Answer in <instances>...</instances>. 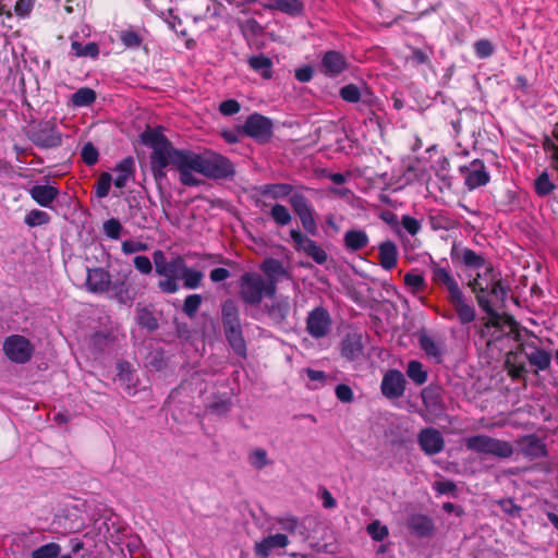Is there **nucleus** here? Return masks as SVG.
I'll use <instances>...</instances> for the list:
<instances>
[{
	"label": "nucleus",
	"mask_w": 558,
	"mask_h": 558,
	"mask_svg": "<svg viewBox=\"0 0 558 558\" xmlns=\"http://www.w3.org/2000/svg\"><path fill=\"white\" fill-rule=\"evenodd\" d=\"M222 322L228 319H239V310L232 300H227L222 304Z\"/></svg>",
	"instance_id": "obj_64"
},
{
	"label": "nucleus",
	"mask_w": 558,
	"mask_h": 558,
	"mask_svg": "<svg viewBox=\"0 0 558 558\" xmlns=\"http://www.w3.org/2000/svg\"><path fill=\"white\" fill-rule=\"evenodd\" d=\"M300 220H301V223L303 226V228L310 232V233H315L316 230H317V223H316V219L314 217V209L313 207L311 209H308L307 211H304L300 215H298Z\"/></svg>",
	"instance_id": "obj_57"
},
{
	"label": "nucleus",
	"mask_w": 558,
	"mask_h": 558,
	"mask_svg": "<svg viewBox=\"0 0 558 558\" xmlns=\"http://www.w3.org/2000/svg\"><path fill=\"white\" fill-rule=\"evenodd\" d=\"M132 271L122 274L117 280L110 281V295L121 304H131L140 292L132 280Z\"/></svg>",
	"instance_id": "obj_10"
},
{
	"label": "nucleus",
	"mask_w": 558,
	"mask_h": 558,
	"mask_svg": "<svg viewBox=\"0 0 558 558\" xmlns=\"http://www.w3.org/2000/svg\"><path fill=\"white\" fill-rule=\"evenodd\" d=\"M260 270L266 276L265 281L268 284V298H274L277 292L278 281L281 278H288L289 274L282 262L276 258H266L260 265Z\"/></svg>",
	"instance_id": "obj_15"
},
{
	"label": "nucleus",
	"mask_w": 558,
	"mask_h": 558,
	"mask_svg": "<svg viewBox=\"0 0 558 558\" xmlns=\"http://www.w3.org/2000/svg\"><path fill=\"white\" fill-rule=\"evenodd\" d=\"M332 319L329 312L318 306L312 310L306 317V331L314 339H322L328 336L331 330Z\"/></svg>",
	"instance_id": "obj_8"
},
{
	"label": "nucleus",
	"mask_w": 558,
	"mask_h": 558,
	"mask_svg": "<svg viewBox=\"0 0 558 558\" xmlns=\"http://www.w3.org/2000/svg\"><path fill=\"white\" fill-rule=\"evenodd\" d=\"M29 140L40 148H53L61 145L62 135L56 120H48L40 122L31 131Z\"/></svg>",
	"instance_id": "obj_6"
},
{
	"label": "nucleus",
	"mask_w": 558,
	"mask_h": 558,
	"mask_svg": "<svg viewBox=\"0 0 558 558\" xmlns=\"http://www.w3.org/2000/svg\"><path fill=\"white\" fill-rule=\"evenodd\" d=\"M367 532L375 541H383L388 536V529L378 521L372 522L367 526Z\"/></svg>",
	"instance_id": "obj_62"
},
{
	"label": "nucleus",
	"mask_w": 558,
	"mask_h": 558,
	"mask_svg": "<svg viewBox=\"0 0 558 558\" xmlns=\"http://www.w3.org/2000/svg\"><path fill=\"white\" fill-rule=\"evenodd\" d=\"M202 304V296L199 294L187 295L183 303V312L189 317H194Z\"/></svg>",
	"instance_id": "obj_52"
},
{
	"label": "nucleus",
	"mask_w": 558,
	"mask_h": 558,
	"mask_svg": "<svg viewBox=\"0 0 558 558\" xmlns=\"http://www.w3.org/2000/svg\"><path fill=\"white\" fill-rule=\"evenodd\" d=\"M429 270L433 284L445 290L447 295L458 292V290L461 289L447 260H432L429 264Z\"/></svg>",
	"instance_id": "obj_7"
},
{
	"label": "nucleus",
	"mask_w": 558,
	"mask_h": 558,
	"mask_svg": "<svg viewBox=\"0 0 558 558\" xmlns=\"http://www.w3.org/2000/svg\"><path fill=\"white\" fill-rule=\"evenodd\" d=\"M290 236L293 242V247L299 252H304L307 256L313 258L319 265L327 262V253L315 241L303 234L299 230H291Z\"/></svg>",
	"instance_id": "obj_12"
},
{
	"label": "nucleus",
	"mask_w": 558,
	"mask_h": 558,
	"mask_svg": "<svg viewBox=\"0 0 558 558\" xmlns=\"http://www.w3.org/2000/svg\"><path fill=\"white\" fill-rule=\"evenodd\" d=\"M204 275L202 271L190 268L187 265L182 272L181 280L186 289H196L201 286Z\"/></svg>",
	"instance_id": "obj_42"
},
{
	"label": "nucleus",
	"mask_w": 558,
	"mask_h": 558,
	"mask_svg": "<svg viewBox=\"0 0 558 558\" xmlns=\"http://www.w3.org/2000/svg\"><path fill=\"white\" fill-rule=\"evenodd\" d=\"M248 461L257 470L263 469L269 463L266 450L260 448H257L250 453Z\"/></svg>",
	"instance_id": "obj_55"
},
{
	"label": "nucleus",
	"mask_w": 558,
	"mask_h": 558,
	"mask_svg": "<svg viewBox=\"0 0 558 558\" xmlns=\"http://www.w3.org/2000/svg\"><path fill=\"white\" fill-rule=\"evenodd\" d=\"M225 335L230 345L232 347L233 351L238 355L244 357L246 354V344L242 335V326L240 325L233 329H230L226 331Z\"/></svg>",
	"instance_id": "obj_36"
},
{
	"label": "nucleus",
	"mask_w": 558,
	"mask_h": 558,
	"mask_svg": "<svg viewBox=\"0 0 558 558\" xmlns=\"http://www.w3.org/2000/svg\"><path fill=\"white\" fill-rule=\"evenodd\" d=\"M270 8L290 15H298L303 12L304 4L300 0H275Z\"/></svg>",
	"instance_id": "obj_39"
},
{
	"label": "nucleus",
	"mask_w": 558,
	"mask_h": 558,
	"mask_svg": "<svg viewBox=\"0 0 558 558\" xmlns=\"http://www.w3.org/2000/svg\"><path fill=\"white\" fill-rule=\"evenodd\" d=\"M418 342L421 349L427 356L433 357L438 363L441 361L442 350L440 344L434 338L426 333H422L418 337Z\"/></svg>",
	"instance_id": "obj_35"
},
{
	"label": "nucleus",
	"mask_w": 558,
	"mask_h": 558,
	"mask_svg": "<svg viewBox=\"0 0 558 558\" xmlns=\"http://www.w3.org/2000/svg\"><path fill=\"white\" fill-rule=\"evenodd\" d=\"M244 133L259 143H267L272 136V122L270 119L254 113L247 118L243 126Z\"/></svg>",
	"instance_id": "obj_11"
},
{
	"label": "nucleus",
	"mask_w": 558,
	"mask_h": 558,
	"mask_svg": "<svg viewBox=\"0 0 558 558\" xmlns=\"http://www.w3.org/2000/svg\"><path fill=\"white\" fill-rule=\"evenodd\" d=\"M381 392L386 398L398 399L405 390V378L398 369L388 371L381 380Z\"/></svg>",
	"instance_id": "obj_17"
},
{
	"label": "nucleus",
	"mask_w": 558,
	"mask_h": 558,
	"mask_svg": "<svg viewBox=\"0 0 558 558\" xmlns=\"http://www.w3.org/2000/svg\"><path fill=\"white\" fill-rule=\"evenodd\" d=\"M475 53L478 58L485 59L493 54L494 46L487 39H481L474 44Z\"/></svg>",
	"instance_id": "obj_60"
},
{
	"label": "nucleus",
	"mask_w": 558,
	"mask_h": 558,
	"mask_svg": "<svg viewBox=\"0 0 558 558\" xmlns=\"http://www.w3.org/2000/svg\"><path fill=\"white\" fill-rule=\"evenodd\" d=\"M340 96L345 101L357 102L361 98V93L357 86L348 84L340 89Z\"/></svg>",
	"instance_id": "obj_58"
},
{
	"label": "nucleus",
	"mask_w": 558,
	"mask_h": 558,
	"mask_svg": "<svg viewBox=\"0 0 558 558\" xmlns=\"http://www.w3.org/2000/svg\"><path fill=\"white\" fill-rule=\"evenodd\" d=\"M293 186L288 183H269L258 187V193L263 197L279 199L292 195Z\"/></svg>",
	"instance_id": "obj_31"
},
{
	"label": "nucleus",
	"mask_w": 558,
	"mask_h": 558,
	"mask_svg": "<svg viewBox=\"0 0 558 558\" xmlns=\"http://www.w3.org/2000/svg\"><path fill=\"white\" fill-rule=\"evenodd\" d=\"M35 348L24 336L12 335L3 341V352L13 363L25 364L33 357Z\"/></svg>",
	"instance_id": "obj_5"
},
{
	"label": "nucleus",
	"mask_w": 558,
	"mask_h": 558,
	"mask_svg": "<svg viewBox=\"0 0 558 558\" xmlns=\"http://www.w3.org/2000/svg\"><path fill=\"white\" fill-rule=\"evenodd\" d=\"M401 226L411 235H416L422 229L421 221L409 215L402 216Z\"/></svg>",
	"instance_id": "obj_59"
},
{
	"label": "nucleus",
	"mask_w": 558,
	"mask_h": 558,
	"mask_svg": "<svg viewBox=\"0 0 558 558\" xmlns=\"http://www.w3.org/2000/svg\"><path fill=\"white\" fill-rule=\"evenodd\" d=\"M61 546L58 543H47L32 551V558H58Z\"/></svg>",
	"instance_id": "obj_44"
},
{
	"label": "nucleus",
	"mask_w": 558,
	"mask_h": 558,
	"mask_svg": "<svg viewBox=\"0 0 558 558\" xmlns=\"http://www.w3.org/2000/svg\"><path fill=\"white\" fill-rule=\"evenodd\" d=\"M71 49L75 57L97 58L99 54V47L96 43H88L83 45L77 40H73L71 44Z\"/></svg>",
	"instance_id": "obj_41"
},
{
	"label": "nucleus",
	"mask_w": 558,
	"mask_h": 558,
	"mask_svg": "<svg viewBox=\"0 0 558 558\" xmlns=\"http://www.w3.org/2000/svg\"><path fill=\"white\" fill-rule=\"evenodd\" d=\"M186 263L184 258L180 255L172 258L168 264L166 265L162 272L159 275L161 277H165V279L160 280L158 282V288L163 293H175L179 291V283L178 280L181 278L183 270L185 269Z\"/></svg>",
	"instance_id": "obj_9"
},
{
	"label": "nucleus",
	"mask_w": 558,
	"mask_h": 558,
	"mask_svg": "<svg viewBox=\"0 0 558 558\" xmlns=\"http://www.w3.org/2000/svg\"><path fill=\"white\" fill-rule=\"evenodd\" d=\"M266 313L271 322L276 325L286 323L291 310L288 296H281L272 300L270 304L266 305Z\"/></svg>",
	"instance_id": "obj_26"
},
{
	"label": "nucleus",
	"mask_w": 558,
	"mask_h": 558,
	"mask_svg": "<svg viewBox=\"0 0 558 558\" xmlns=\"http://www.w3.org/2000/svg\"><path fill=\"white\" fill-rule=\"evenodd\" d=\"M527 348L531 349V351L526 353V359L530 364L541 371L547 369L550 365L551 355L546 350L533 344H527Z\"/></svg>",
	"instance_id": "obj_32"
},
{
	"label": "nucleus",
	"mask_w": 558,
	"mask_h": 558,
	"mask_svg": "<svg viewBox=\"0 0 558 558\" xmlns=\"http://www.w3.org/2000/svg\"><path fill=\"white\" fill-rule=\"evenodd\" d=\"M289 203L296 215L312 208L308 199L301 193H293L289 198Z\"/></svg>",
	"instance_id": "obj_51"
},
{
	"label": "nucleus",
	"mask_w": 558,
	"mask_h": 558,
	"mask_svg": "<svg viewBox=\"0 0 558 558\" xmlns=\"http://www.w3.org/2000/svg\"><path fill=\"white\" fill-rule=\"evenodd\" d=\"M404 283L413 293L424 292L426 289L424 277L418 274L407 272L404 275Z\"/></svg>",
	"instance_id": "obj_49"
},
{
	"label": "nucleus",
	"mask_w": 558,
	"mask_h": 558,
	"mask_svg": "<svg viewBox=\"0 0 558 558\" xmlns=\"http://www.w3.org/2000/svg\"><path fill=\"white\" fill-rule=\"evenodd\" d=\"M554 140L546 137L543 142V147L546 151L550 153L551 165L558 171V123L553 130Z\"/></svg>",
	"instance_id": "obj_43"
},
{
	"label": "nucleus",
	"mask_w": 558,
	"mask_h": 558,
	"mask_svg": "<svg viewBox=\"0 0 558 558\" xmlns=\"http://www.w3.org/2000/svg\"><path fill=\"white\" fill-rule=\"evenodd\" d=\"M348 69V60L339 51L329 50L326 51L319 63V71L329 77H336L343 73Z\"/></svg>",
	"instance_id": "obj_16"
},
{
	"label": "nucleus",
	"mask_w": 558,
	"mask_h": 558,
	"mask_svg": "<svg viewBox=\"0 0 558 558\" xmlns=\"http://www.w3.org/2000/svg\"><path fill=\"white\" fill-rule=\"evenodd\" d=\"M308 377V379L313 383L310 385L311 389H318L323 386H325L327 381V375L323 371H316L313 368H306L304 371Z\"/></svg>",
	"instance_id": "obj_54"
},
{
	"label": "nucleus",
	"mask_w": 558,
	"mask_h": 558,
	"mask_svg": "<svg viewBox=\"0 0 558 558\" xmlns=\"http://www.w3.org/2000/svg\"><path fill=\"white\" fill-rule=\"evenodd\" d=\"M121 248L124 254L129 255L136 252H145L148 250V245L141 241L126 240L122 242Z\"/></svg>",
	"instance_id": "obj_63"
},
{
	"label": "nucleus",
	"mask_w": 558,
	"mask_h": 558,
	"mask_svg": "<svg viewBox=\"0 0 558 558\" xmlns=\"http://www.w3.org/2000/svg\"><path fill=\"white\" fill-rule=\"evenodd\" d=\"M525 357L526 354H523L522 347H519L515 351H510L506 354L505 368L512 379L524 378L526 373Z\"/></svg>",
	"instance_id": "obj_21"
},
{
	"label": "nucleus",
	"mask_w": 558,
	"mask_h": 558,
	"mask_svg": "<svg viewBox=\"0 0 558 558\" xmlns=\"http://www.w3.org/2000/svg\"><path fill=\"white\" fill-rule=\"evenodd\" d=\"M517 444L521 453L531 460L545 458L548 454L544 440L534 434L520 437Z\"/></svg>",
	"instance_id": "obj_19"
},
{
	"label": "nucleus",
	"mask_w": 558,
	"mask_h": 558,
	"mask_svg": "<svg viewBox=\"0 0 558 558\" xmlns=\"http://www.w3.org/2000/svg\"><path fill=\"white\" fill-rule=\"evenodd\" d=\"M114 170L118 174L113 183L117 187L122 189L126 185L129 179L134 172V160L131 157L125 158L117 165Z\"/></svg>",
	"instance_id": "obj_34"
},
{
	"label": "nucleus",
	"mask_w": 558,
	"mask_h": 558,
	"mask_svg": "<svg viewBox=\"0 0 558 558\" xmlns=\"http://www.w3.org/2000/svg\"><path fill=\"white\" fill-rule=\"evenodd\" d=\"M122 231V225L118 219L111 218L104 223V232L105 234L113 240L120 238Z\"/></svg>",
	"instance_id": "obj_56"
},
{
	"label": "nucleus",
	"mask_w": 558,
	"mask_h": 558,
	"mask_svg": "<svg viewBox=\"0 0 558 558\" xmlns=\"http://www.w3.org/2000/svg\"><path fill=\"white\" fill-rule=\"evenodd\" d=\"M484 268V272H477L468 286L474 293L478 306L488 315L489 318L485 323V327L489 328L498 326L500 318L494 310L493 303L504 301L507 298L508 290L502 286L490 264H487Z\"/></svg>",
	"instance_id": "obj_2"
},
{
	"label": "nucleus",
	"mask_w": 558,
	"mask_h": 558,
	"mask_svg": "<svg viewBox=\"0 0 558 558\" xmlns=\"http://www.w3.org/2000/svg\"><path fill=\"white\" fill-rule=\"evenodd\" d=\"M369 243V238L364 230H348L343 235V244L347 251L357 252L365 248Z\"/></svg>",
	"instance_id": "obj_29"
},
{
	"label": "nucleus",
	"mask_w": 558,
	"mask_h": 558,
	"mask_svg": "<svg viewBox=\"0 0 558 558\" xmlns=\"http://www.w3.org/2000/svg\"><path fill=\"white\" fill-rule=\"evenodd\" d=\"M24 222L28 226V227H37V226H43V225H47L50 222V216L48 213L44 211V210H40V209H32L29 210L25 218H24Z\"/></svg>",
	"instance_id": "obj_47"
},
{
	"label": "nucleus",
	"mask_w": 558,
	"mask_h": 558,
	"mask_svg": "<svg viewBox=\"0 0 558 558\" xmlns=\"http://www.w3.org/2000/svg\"><path fill=\"white\" fill-rule=\"evenodd\" d=\"M433 56L434 49L430 46L423 48L410 47V54L405 57V63L413 68L429 65Z\"/></svg>",
	"instance_id": "obj_30"
},
{
	"label": "nucleus",
	"mask_w": 558,
	"mask_h": 558,
	"mask_svg": "<svg viewBox=\"0 0 558 558\" xmlns=\"http://www.w3.org/2000/svg\"><path fill=\"white\" fill-rule=\"evenodd\" d=\"M83 161L88 165L93 166L98 161V150L94 147L92 143H87L83 146L82 153H81Z\"/></svg>",
	"instance_id": "obj_61"
},
{
	"label": "nucleus",
	"mask_w": 558,
	"mask_h": 558,
	"mask_svg": "<svg viewBox=\"0 0 558 558\" xmlns=\"http://www.w3.org/2000/svg\"><path fill=\"white\" fill-rule=\"evenodd\" d=\"M535 192L538 196L549 195L556 187L550 181L547 172L541 173L534 182Z\"/></svg>",
	"instance_id": "obj_48"
},
{
	"label": "nucleus",
	"mask_w": 558,
	"mask_h": 558,
	"mask_svg": "<svg viewBox=\"0 0 558 558\" xmlns=\"http://www.w3.org/2000/svg\"><path fill=\"white\" fill-rule=\"evenodd\" d=\"M142 141L153 149L150 165L156 179L165 177L163 170L168 166L179 172L180 182L187 186L201 183L195 174L222 179L233 173V166L228 158L218 154L201 156L191 150L174 149L165 134L157 129H147L142 134Z\"/></svg>",
	"instance_id": "obj_1"
},
{
	"label": "nucleus",
	"mask_w": 558,
	"mask_h": 558,
	"mask_svg": "<svg viewBox=\"0 0 558 558\" xmlns=\"http://www.w3.org/2000/svg\"><path fill=\"white\" fill-rule=\"evenodd\" d=\"M417 441L421 449L429 456L439 453L445 446L440 432L432 427L422 429L417 436Z\"/></svg>",
	"instance_id": "obj_20"
},
{
	"label": "nucleus",
	"mask_w": 558,
	"mask_h": 558,
	"mask_svg": "<svg viewBox=\"0 0 558 558\" xmlns=\"http://www.w3.org/2000/svg\"><path fill=\"white\" fill-rule=\"evenodd\" d=\"M269 216L279 226H287L292 219L289 209L284 205L278 203L272 205Z\"/></svg>",
	"instance_id": "obj_45"
},
{
	"label": "nucleus",
	"mask_w": 558,
	"mask_h": 558,
	"mask_svg": "<svg viewBox=\"0 0 558 558\" xmlns=\"http://www.w3.org/2000/svg\"><path fill=\"white\" fill-rule=\"evenodd\" d=\"M465 447L476 453L488 454L498 459H509L514 453V447L510 441L484 434L466 438Z\"/></svg>",
	"instance_id": "obj_3"
},
{
	"label": "nucleus",
	"mask_w": 558,
	"mask_h": 558,
	"mask_svg": "<svg viewBox=\"0 0 558 558\" xmlns=\"http://www.w3.org/2000/svg\"><path fill=\"white\" fill-rule=\"evenodd\" d=\"M96 100V93L89 87H81L71 96L73 107H87Z\"/></svg>",
	"instance_id": "obj_38"
},
{
	"label": "nucleus",
	"mask_w": 558,
	"mask_h": 558,
	"mask_svg": "<svg viewBox=\"0 0 558 558\" xmlns=\"http://www.w3.org/2000/svg\"><path fill=\"white\" fill-rule=\"evenodd\" d=\"M28 192L38 205L47 208H50L59 196V189L50 184H36Z\"/></svg>",
	"instance_id": "obj_25"
},
{
	"label": "nucleus",
	"mask_w": 558,
	"mask_h": 558,
	"mask_svg": "<svg viewBox=\"0 0 558 558\" xmlns=\"http://www.w3.org/2000/svg\"><path fill=\"white\" fill-rule=\"evenodd\" d=\"M364 350L363 338L361 333L350 332L341 341V354L349 361H354L362 356Z\"/></svg>",
	"instance_id": "obj_23"
},
{
	"label": "nucleus",
	"mask_w": 558,
	"mask_h": 558,
	"mask_svg": "<svg viewBox=\"0 0 558 558\" xmlns=\"http://www.w3.org/2000/svg\"><path fill=\"white\" fill-rule=\"evenodd\" d=\"M407 525L410 532L417 537H430L435 531L433 520L421 513L410 515Z\"/></svg>",
	"instance_id": "obj_22"
},
{
	"label": "nucleus",
	"mask_w": 558,
	"mask_h": 558,
	"mask_svg": "<svg viewBox=\"0 0 558 558\" xmlns=\"http://www.w3.org/2000/svg\"><path fill=\"white\" fill-rule=\"evenodd\" d=\"M408 377L416 385L421 386L427 380V372L421 362L412 360L407 367Z\"/></svg>",
	"instance_id": "obj_40"
},
{
	"label": "nucleus",
	"mask_w": 558,
	"mask_h": 558,
	"mask_svg": "<svg viewBox=\"0 0 558 558\" xmlns=\"http://www.w3.org/2000/svg\"><path fill=\"white\" fill-rule=\"evenodd\" d=\"M137 323L148 330H155L158 327L156 317L149 310L145 307L137 310Z\"/></svg>",
	"instance_id": "obj_50"
},
{
	"label": "nucleus",
	"mask_w": 558,
	"mask_h": 558,
	"mask_svg": "<svg viewBox=\"0 0 558 558\" xmlns=\"http://www.w3.org/2000/svg\"><path fill=\"white\" fill-rule=\"evenodd\" d=\"M239 294L248 305H259L264 296H268V284L257 272H245L239 280Z\"/></svg>",
	"instance_id": "obj_4"
},
{
	"label": "nucleus",
	"mask_w": 558,
	"mask_h": 558,
	"mask_svg": "<svg viewBox=\"0 0 558 558\" xmlns=\"http://www.w3.org/2000/svg\"><path fill=\"white\" fill-rule=\"evenodd\" d=\"M111 275L101 267L87 270L86 289L94 294H105L110 291Z\"/></svg>",
	"instance_id": "obj_18"
},
{
	"label": "nucleus",
	"mask_w": 558,
	"mask_h": 558,
	"mask_svg": "<svg viewBox=\"0 0 558 558\" xmlns=\"http://www.w3.org/2000/svg\"><path fill=\"white\" fill-rule=\"evenodd\" d=\"M111 181H112V178L110 175V173L108 172H102L97 182H96V195L99 197V198H104L106 196H108L109 194V190H110V186H111Z\"/></svg>",
	"instance_id": "obj_53"
},
{
	"label": "nucleus",
	"mask_w": 558,
	"mask_h": 558,
	"mask_svg": "<svg viewBox=\"0 0 558 558\" xmlns=\"http://www.w3.org/2000/svg\"><path fill=\"white\" fill-rule=\"evenodd\" d=\"M430 228L437 230H451L458 227L459 222L445 211H434L429 215Z\"/></svg>",
	"instance_id": "obj_33"
},
{
	"label": "nucleus",
	"mask_w": 558,
	"mask_h": 558,
	"mask_svg": "<svg viewBox=\"0 0 558 558\" xmlns=\"http://www.w3.org/2000/svg\"><path fill=\"white\" fill-rule=\"evenodd\" d=\"M250 66L257 72H260L263 78L269 80L272 76V61L270 58L259 54L248 59Z\"/></svg>",
	"instance_id": "obj_37"
},
{
	"label": "nucleus",
	"mask_w": 558,
	"mask_h": 558,
	"mask_svg": "<svg viewBox=\"0 0 558 558\" xmlns=\"http://www.w3.org/2000/svg\"><path fill=\"white\" fill-rule=\"evenodd\" d=\"M289 539L284 534H275L255 544V554L258 558H267L275 548H284Z\"/></svg>",
	"instance_id": "obj_27"
},
{
	"label": "nucleus",
	"mask_w": 558,
	"mask_h": 558,
	"mask_svg": "<svg viewBox=\"0 0 558 558\" xmlns=\"http://www.w3.org/2000/svg\"><path fill=\"white\" fill-rule=\"evenodd\" d=\"M451 257L453 259H458L460 263H462L465 267L469 268H482L487 266L485 258L481 254H477L476 252L468 247H453L451 251Z\"/></svg>",
	"instance_id": "obj_28"
},
{
	"label": "nucleus",
	"mask_w": 558,
	"mask_h": 558,
	"mask_svg": "<svg viewBox=\"0 0 558 558\" xmlns=\"http://www.w3.org/2000/svg\"><path fill=\"white\" fill-rule=\"evenodd\" d=\"M398 246L391 240H386L378 245V264L385 270H392L398 264Z\"/></svg>",
	"instance_id": "obj_24"
},
{
	"label": "nucleus",
	"mask_w": 558,
	"mask_h": 558,
	"mask_svg": "<svg viewBox=\"0 0 558 558\" xmlns=\"http://www.w3.org/2000/svg\"><path fill=\"white\" fill-rule=\"evenodd\" d=\"M460 172L469 190L483 186L489 181V173L481 159H474L469 165L460 167Z\"/></svg>",
	"instance_id": "obj_14"
},
{
	"label": "nucleus",
	"mask_w": 558,
	"mask_h": 558,
	"mask_svg": "<svg viewBox=\"0 0 558 558\" xmlns=\"http://www.w3.org/2000/svg\"><path fill=\"white\" fill-rule=\"evenodd\" d=\"M447 301L454 311V314L460 324L468 325L475 320V307L471 300L464 294L462 289L458 290V292L447 295Z\"/></svg>",
	"instance_id": "obj_13"
},
{
	"label": "nucleus",
	"mask_w": 558,
	"mask_h": 558,
	"mask_svg": "<svg viewBox=\"0 0 558 558\" xmlns=\"http://www.w3.org/2000/svg\"><path fill=\"white\" fill-rule=\"evenodd\" d=\"M119 38L122 41V44L128 48H138L143 43L142 35L133 28L121 31L119 34Z\"/></svg>",
	"instance_id": "obj_46"
}]
</instances>
